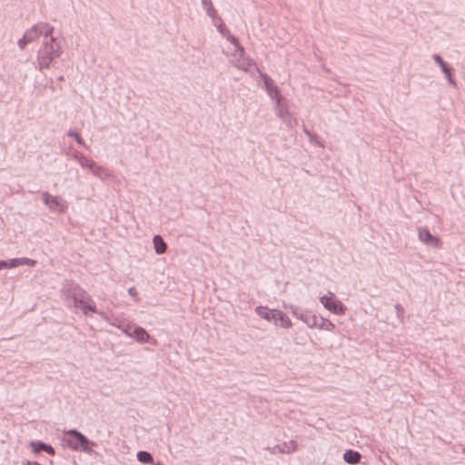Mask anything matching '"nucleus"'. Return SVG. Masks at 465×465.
Wrapping results in <instances>:
<instances>
[{
	"instance_id": "obj_16",
	"label": "nucleus",
	"mask_w": 465,
	"mask_h": 465,
	"mask_svg": "<svg viewBox=\"0 0 465 465\" xmlns=\"http://www.w3.org/2000/svg\"><path fill=\"white\" fill-rule=\"evenodd\" d=\"M435 61L440 65L443 72L446 74L447 77L450 80V71L447 67V64L443 62L440 55H434Z\"/></svg>"
},
{
	"instance_id": "obj_21",
	"label": "nucleus",
	"mask_w": 465,
	"mask_h": 465,
	"mask_svg": "<svg viewBox=\"0 0 465 465\" xmlns=\"http://www.w3.org/2000/svg\"><path fill=\"white\" fill-rule=\"evenodd\" d=\"M7 269V261H0V270Z\"/></svg>"
},
{
	"instance_id": "obj_9",
	"label": "nucleus",
	"mask_w": 465,
	"mask_h": 465,
	"mask_svg": "<svg viewBox=\"0 0 465 465\" xmlns=\"http://www.w3.org/2000/svg\"><path fill=\"white\" fill-rule=\"evenodd\" d=\"M153 242L156 253L163 254L166 252L167 245L160 235H155Z\"/></svg>"
},
{
	"instance_id": "obj_4",
	"label": "nucleus",
	"mask_w": 465,
	"mask_h": 465,
	"mask_svg": "<svg viewBox=\"0 0 465 465\" xmlns=\"http://www.w3.org/2000/svg\"><path fill=\"white\" fill-rule=\"evenodd\" d=\"M45 204L53 211L63 212L66 208L64 202L48 193L44 194Z\"/></svg>"
},
{
	"instance_id": "obj_7",
	"label": "nucleus",
	"mask_w": 465,
	"mask_h": 465,
	"mask_svg": "<svg viewBox=\"0 0 465 465\" xmlns=\"http://www.w3.org/2000/svg\"><path fill=\"white\" fill-rule=\"evenodd\" d=\"M275 324L280 325L283 328H288L291 326V320L282 312L276 311L273 313V318L272 320Z\"/></svg>"
},
{
	"instance_id": "obj_5",
	"label": "nucleus",
	"mask_w": 465,
	"mask_h": 465,
	"mask_svg": "<svg viewBox=\"0 0 465 465\" xmlns=\"http://www.w3.org/2000/svg\"><path fill=\"white\" fill-rule=\"evenodd\" d=\"M419 238L421 242H423L426 244L434 246L436 248L440 247V240L431 235L430 232L426 229L419 230Z\"/></svg>"
},
{
	"instance_id": "obj_2",
	"label": "nucleus",
	"mask_w": 465,
	"mask_h": 465,
	"mask_svg": "<svg viewBox=\"0 0 465 465\" xmlns=\"http://www.w3.org/2000/svg\"><path fill=\"white\" fill-rule=\"evenodd\" d=\"M321 302L325 309L334 314L342 315L346 312L345 305L331 292L321 297Z\"/></svg>"
},
{
	"instance_id": "obj_1",
	"label": "nucleus",
	"mask_w": 465,
	"mask_h": 465,
	"mask_svg": "<svg viewBox=\"0 0 465 465\" xmlns=\"http://www.w3.org/2000/svg\"><path fill=\"white\" fill-rule=\"evenodd\" d=\"M73 299L74 301L75 306L80 308L84 313L86 314L88 312H96L94 302L86 292L80 289L76 290L73 293Z\"/></svg>"
},
{
	"instance_id": "obj_11",
	"label": "nucleus",
	"mask_w": 465,
	"mask_h": 465,
	"mask_svg": "<svg viewBox=\"0 0 465 465\" xmlns=\"http://www.w3.org/2000/svg\"><path fill=\"white\" fill-rule=\"evenodd\" d=\"M30 446L32 447L35 452H39L40 450H45L51 455H54V450L52 446L46 445L43 442H31Z\"/></svg>"
},
{
	"instance_id": "obj_13",
	"label": "nucleus",
	"mask_w": 465,
	"mask_h": 465,
	"mask_svg": "<svg viewBox=\"0 0 465 465\" xmlns=\"http://www.w3.org/2000/svg\"><path fill=\"white\" fill-rule=\"evenodd\" d=\"M276 311H271L265 307H258L256 308V313L266 319L267 321H272L273 318V313H275Z\"/></svg>"
},
{
	"instance_id": "obj_14",
	"label": "nucleus",
	"mask_w": 465,
	"mask_h": 465,
	"mask_svg": "<svg viewBox=\"0 0 465 465\" xmlns=\"http://www.w3.org/2000/svg\"><path fill=\"white\" fill-rule=\"evenodd\" d=\"M320 329L333 331L335 330V325L332 322L327 319H322L321 323L319 324Z\"/></svg>"
},
{
	"instance_id": "obj_18",
	"label": "nucleus",
	"mask_w": 465,
	"mask_h": 465,
	"mask_svg": "<svg viewBox=\"0 0 465 465\" xmlns=\"http://www.w3.org/2000/svg\"><path fill=\"white\" fill-rule=\"evenodd\" d=\"M19 262H21V265L35 266L36 264L35 260L29 258H19Z\"/></svg>"
},
{
	"instance_id": "obj_17",
	"label": "nucleus",
	"mask_w": 465,
	"mask_h": 465,
	"mask_svg": "<svg viewBox=\"0 0 465 465\" xmlns=\"http://www.w3.org/2000/svg\"><path fill=\"white\" fill-rule=\"evenodd\" d=\"M21 266V262H19V258L12 259L7 261V269L15 268Z\"/></svg>"
},
{
	"instance_id": "obj_12",
	"label": "nucleus",
	"mask_w": 465,
	"mask_h": 465,
	"mask_svg": "<svg viewBox=\"0 0 465 465\" xmlns=\"http://www.w3.org/2000/svg\"><path fill=\"white\" fill-rule=\"evenodd\" d=\"M131 336H134L142 342L147 341L150 338L149 334L143 328H135Z\"/></svg>"
},
{
	"instance_id": "obj_8",
	"label": "nucleus",
	"mask_w": 465,
	"mask_h": 465,
	"mask_svg": "<svg viewBox=\"0 0 465 465\" xmlns=\"http://www.w3.org/2000/svg\"><path fill=\"white\" fill-rule=\"evenodd\" d=\"M263 82H264V84H265L270 95L276 98L277 102L279 103L280 102V94H279V91H278L277 87L273 84V81L270 77L264 75Z\"/></svg>"
},
{
	"instance_id": "obj_24",
	"label": "nucleus",
	"mask_w": 465,
	"mask_h": 465,
	"mask_svg": "<svg viewBox=\"0 0 465 465\" xmlns=\"http://www.w3.org/2000/svg\"><path fill=\"white\" fill-rule=\"evenodd\" d=\"M219 30L223 33V26L220 25Z\"/></svg>"
},
{
	"instance_id": "obj_20",
	"label": "nucleus",
	"mask_w": 465,
	"mask_h": 465,
	"mask_svg": "<svg viewBox=\"0 0 465 465\" xmlns=\"http://www.w3.org/2000/svg\"><path fill=\"white\" fill-rule=\"evenodd\" d=\"M70 135L74 136L78 143H80V144L83 143V139L81 138V136L78 134H76V133L75 134H70Z\"/></svg>"
},
{
	"instance_id": "obj_19",
	"label": "nucleus",
	"mask_w": 465,
	"mask_h": 465,
	"mask_svg": "<svg viewBox=\"0 0 465 465\" xmlns=\"http://www.w3.org/2000/svg\"><path fill=\"white\" fill-rule=\"evenodd\" d=\"M128 292L131 296H133L134 298H135L136 300H138V292H137V290L134 288V287H131L129 290H128Z\"/></svg>"
},
{
	"instance_id": "obj_3",
	"label": "nucleus",
	"mask_w": 465,
	"mask_h": 465,
	"mask_svg": "<svg viewBox=\"0 0 465 465\" xmlns=\"http://www.w3.org/2000/svg\"><path fill=\"white\" fill-rule=\"evenodd\" d=\"M64 440L74 450H86L89 440L80 432L76 430H69L65 432Z\"/></svg>"
},
{
	"instance_id": "obj_15",
	"label": "nucleus",
	"mask_w": 465,
	"mask_h": 465,
	"mask_svg": "<svg viewBox=\"0 0 465 465\" xmlns=\"http://www.w3.org/2000/svg\"><path fill=\"white\" fill-rule=\"evenodd\" d=\"M137 459L143 463H151L153 461L151 454L146 451H139L137 453Z\"/></svg>"
},
{
	"instance_id": "obj_10",
	"label": "nucleus",
	"mask_w": 465,
	"mask_h": 465,
	"mask_svg": "<svg viewBox=\"0 0 465 465\" xmlns=\"http://www.w3.org/2000/svg\"><path fill=\"white\" fill-rule=\"evenodd\" d=\"M343 459L347 463L357 464L360 462L361 454L357 451L349 450L343 454Z\"/></svg>"
},
{
	"instance_id": "obj_6",
	"label": "nucleus",
	"mask_w": 465,
	"mask_h": 465,
	"mask_svg": "<svg viewBox=\"0 0 465 465\" xmlns=\"http://www.w3.org/2000/svg\"><path fill=\"white\" fill-rule=\"evenodd\" d=\"M38 31H40V34H42L44 32L45 35H48L51 33V31L47 28L46 25H36L31 31L27 32L25 35L24 39L20 41L21 47L24 46L23 45L24 41H32L35 37H37Z\"/></svg>"
},
{
	"instance_id": "obj_23",
	"label": "nucleus",
	"mask_w": 465,
	"mask_h": 465,
	"mask_svg": "<svg viewBox=\"0 0 465 465\" xmlns=\"http://www.w3.org/2000/svg\"><path fill=\"white\" fill-rule=\"evenodd\" d=\"M27 465H40V464H38L36 462H28Z\"/></svg>"
},
{
	"instance_id": "obj_22",
	"label": "nucleus",
	"mask_w": 465,
	"mask_h": 465,
	"mask_svg": "<svg viewBox=\"0 0 465 465\" xmlns=\"http://www.w3.org/2000/svg\"><path fill=\"white\" fill-rule=\"evenodd\" d=\"M228 39H229L232 44H236V42H237V41H236V39H235L232 35H228Z\"/></svg>"
}]
</instances>
